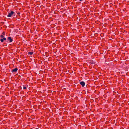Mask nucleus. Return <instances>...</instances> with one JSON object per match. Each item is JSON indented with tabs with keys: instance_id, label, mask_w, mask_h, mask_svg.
<instances>
[{
	"instance_id": "1",
	"label": "nucleus",
	"mask_w": 129,
	"mask_h": 129,
	"mask_svg": "<svg viewBox=\"0 0 129 129\" xmlns=\"http://www.w3.org/2000/svg\"><path fill=\"white\" fill-rule=\"evenodd\" d=\"M7 16L8 17H16L17 16L16 15V13L13 11H11L10 13H8V14Z\"/></svg>"
},
{
	"instance_id": "2",
	"label": "nucleus",
	"mask_w": 129,
	"mask_h": 129,
	"mask_svg": "<svg viewBox=\"0 0 129 129\" xmlns=\"http://www.w3.org/2000/svg\"><path fill=\"white\" fill-rule=\"evenodd\" d=\"M18 70V68H16L14 69H12L11 70V72L15 74L17 71Z\"/></svg>"
},
{
	"instance_id": "3",
	"label": "nucleus",
	"mask_w": 129,
	"mask_h": 129,
	"mask_svg": "<svg viewBox=\"0 0 129 129\" xmlns=\"http://www.w3.org/2000/svg\"><path fill=\"white\" fill-rule=\"evenodd\" d=\"M9 42H11L13 40V38H11L10 37H9L7 38Z\"/></svg>"
},
{
	"instance_id": "4",
	"label": "nucleus",
	"mask_w": 129,
	"mask_h": 129,
	"mask_svg": "<svg viewBox=\"0 0 129 129\" xmlns=\"http://www.w3.org/2000/svg\"><path fill=\"white\" fill-rule=\"evenodd\" d=\"M80 84L82 87H84L85 84V83L83 81L80 82Z\"/></svg>"
},
{
	"instance_id": "5",
	"label": "nucleus",
	"mask_w": 129,
	"mask_h": 129,
	"mask_svg": "<svg viewBox=\"0 0 129 129\" xmlns=\"http://www.w3.org/2000/svg\"><path fill=\"white\" fill-rule=\"evenodd\" d=\"M28 87V86L27 84L24 85L23 86V89L25 90Z\"/></svg>"
},
{
	"instance_id": "6",
	"label": "nucleus",
	"mask_w": 129,
	"mask_h": 129,
	"mask_svg": "<svg viewBox=\"0 0 129 129\" xmlns=\"http://www.w3.org/2000/svg\"><path fill=\"white\" fill-rule=\"evenodd\" d=\"M89 63L92 64H94L95 63V61H94L92 60H91L90 61Z\"/></svg>"
},
{
	"instance_id": "7",
	"label": "nucleus",
	"mask_w": 129,
	"mask_h": 129,
	"mask_svg": "<svg viewBox=\"0 0 129 129\" xmlns=\"http://www.w3.org/2000/svg\"><path fill=\"white\" fill-rule=\"evenodd\" d=\"M33 52H29L28 53V54L29 55H32L33 54Z\"/></svg>"
},
{
	"instance_id": "8",
	"label": "nucleus",
	"mask_w": 129,
	"mask_h": 129,
	"mask_svg": "<svg viewBox=\"0 0 129 129\" xmlns=\"http://www.w3.org/2000/svg\"><path fill=\"white\" fill-rule=\"evenodd\" d=\"M0 41H1V42H2V43H3L4 42V41H3V38H1L0 39Z\"/></svg>"
},
{
	"instance_id": "9",
	"label": "nucleus",
	"mask_w": 129,
	"mask_h": 129,
	"mask_svg": "<svg viewBox=\"0 0 129 129\" xmlns=\"http://www.w3.org/2000/svg\"><path fill=\"white\" fill-rule=\"evenodd\" d=\"M2 38L3 39V41L4 40L6 41V38L4 37V38Z\"/></svg>"
},
{
	"instance_id": "10",
	"label": "nucleus",
	"mask_w": 129,
	"mask_h": 129,
	"mask_svg": "<svg viewBox=\"0 0 129 129\" xmlns=\"http://www.w3.org/2000/svg\"><path fill=\"white\" fill-rule=\"evenodd\" d=\"M0 37L1 38H4V36L3 35H1H1H0Z\"/></svg>"
},
{
	"instance_id": "11",
	"label": "nucleus",
	"mask_w": 129,
	"mask_h": 129,
	"mask_svg": "<svg viewBox=\"0 0 129 129\" xmlns=\"http://www.w3.org/2000/svg\"><path fill=\"white\" fill-rule=\"evenodd\" d=\"M1 35H5V33L4 32H3L1 34Z\"/></svg>"
},
{
	"instance_id": "12",
	"label": "nucleus",
	"mask_w": 129,
	"mask_h": 129,
	"mask_svg": "<svg viewBox=\"0 0 129 129\" xmlns=\"http://www.w3.org/2000/svg\"><path fill=\"white\" fill-rule=\"evenodd\" d=\"M17 13L18 15H19L20 14V12H19L18 13Z\"/></svg>"
},
{
	"instance_id": "13",
	"label": "nucleus",
	"mask_w": 129,
	"mask_h": 129,
	"mask_svg": "<svg viewBox=\"0 0 129 129\" xmlns=\"http://www.w3.org/2000/svg\"><path fill=\"white\" fill-rule=\"evenodd\" d=\"M83 0H79V1H83Z\"/></svg>"
},
{
	"instance_id": "14",
	"label": "nucleus",
	"mask_w": 129,
	"mask_h": 129,
	"mask_svg": "<svg viewBox=\"0 0 129 129\" xmlns=\"http://www.w3.org/2000/svg\"><path fill=\"white\" fill-rule=\"evenodd\" d=\"M90 67V66H89V67Z\"/></svg>"
},
{
	"instance_id": "15",
	"label": "nucleus",
	"mask_w": 129,
	"mask_h": 129,
	"mask_svg": "<svg viewBox=\"0 0 129 129\" xmlns=\"http://www.w3.org/2000/svg\"><path fill=\"white\" fill-rule=\"evenodd\" d=\"M90 67V66H89V67Z\"/></svg>"
}]
</instances>
